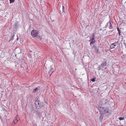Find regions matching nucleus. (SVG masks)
I'll return each mask as SVG.
<instances>
[{
	"mask_svg": "<svg viewBox=\"0 0 126 126\" xmlns=\"http://www.w3.org/2000/svg\"><path fill=\"white\" fill-rule=\"evenodd\" d=\"M98 109L100 115L99 119L101 121L103 119V114L105 116H107L110 114V109L108 108H104L103 107L99 106L98 107Z\"/></svg>",
	"mask_w": 126,
	"mask_h": 126,
	"instance_id": "nucleus-1",
	"label": "nucleus"
},
{
	"mask_svg": "<svg viewBox=\"0 0 126 126\" xmlns=\"http://www.w3.org/2000/svg\"><path fill=\"white\" fill-rule=\"evenodd\" d=\"M31 34L33 38L37 37V38L39 39L41 38V36L39 35V31L37 30H33L31 32Z\"/></svg>",
	"mask_w": 126,
	"mask_h": 126,
	"instance_id": "nucleus-2",
	"label": "nucleus"
},
{
	"mask_svg": "<svg viewBox=\"0 0 126 126\" xmlns=\"http://www.w3.org/2000/svg\"><path fill=\"white\" fill-rule=\"evenodd\" d=\"M94 34H93L90 37V40L89 41L90 42V45L92 46V44H94L95 42V41L94 40Z\"/></svg>",
	"mask_w": 126,
	"mask_h": 126,
	"instance_id": "nucleus-3",
	"label": "nucleus"
},
{
	"mask_svg": "<svg viewBox=\"0 0 126 126\" xmlns=\"http://www.w3.org/2000/svg\"><path fill=\"white\" fill-rule=\"evenodd\" d=\"M92 50V53L94 54H98L99 53L98 48L97 47L93 46Z\"/></svg>",
	"mask_w": 126,
	"mask_h": 126,
	"instance_id": "nucleus-4",
	"label": "nucleus"
},
{
	"mask_svg": "<svg viewBox=\"0 0 126 126\" xmlns=\"http://www.w3.org/2000/svg\"><path fill=\"white\" fill-rule=\"evenodd\" d=\"M13 27L15 31H16L17 29L19 27V25L18 22H16L15 24L13 25Z\"/></svg>",
	"mask_w": 126,
	"mask_h": 126,
	"instance_id": "nucleus-5",
	"label": "nucleus"
},
{
	"mask_svg": "<svg viewBox=\"0 0 126 126\" xmlns=\"http://www.w3.org/2000/svg\"><path fill=\"white\" fill-rule=\"evenodd\" d=\"M34 103L35 105V106L36 107V109H39V108L40 107L39 104V103L38 100H37L35 101Z\"/></svg>",
	"mask_w": 126,
	"mask_h": 126,
	"instance_id": "nucleus-6",
	"label": "nucleus"
},
{
	"mask_svg": "<svg viewBox=\"0 0 126 126\" xmlns=\"http://www.w3.org/2000/svg\"><path fill=\"white\" fill-rule=\"evenodd\" d=\"M54 72V69L51 66L48 72L49 74L50 75Z\"/></svg>",
	"mask_w": 126,
	"mask_h": 126,
	"instance_id": "nucleus-7",
	"label": "nucleus"
},
{
	"mask_svg": "<svg viewBox=\"0 0 126 126\" xmlns=\"http://www.w3.org/2000/svg\"><path fill=\"white\" fill-rule=\"evenodd\" d=\"M117 43H115L112 44L111 45V49L114 48L116 46Z\"/></svg>",
	"mask_w": 126,
	"mask_h": 126,
	"instance_id": "nucleus-8",
	"label": "nucleus"
},
{
	"mask_svg": "<svg viewBox=\"0 0 126 126\" xmlns=\"http://www.w3.org/2000/svg\"><path fill=\"white\" fill-rule=\"evenodd\" d=\"M14 32H13V33L10 36V40H9V42H10L11 40H13L14 39V37L15 36L14 34Z\"/></svg>",
	"mask_w": 126,
	"mask_h": 126,
	"instance_id": "nucleus-9",
	"label": "nucleus"
},
{
	"mask_svg": "<svg viewBox=\"0 0 126 126\" xmlns=\"http://www.w3.org/2000/svg\"><path fill=\"white\" fill-rule=\"evenodd\" d=\"M107 63L106 61H105L101 64V66H106L107 65Z\"/></svg>",
	"mask_w": 126,
	"mask_h": 126,
	"instance_id": "nucleus-10",
	"label": "nucleus"
},
{
	"mask_svg": "<svg viewBox=\"0 0 126 126\" xmlns=\"http://www.w3.org/2000/svg\"><path fill=\"white\" fill-rule=\"evenodd\" d=\"M18 120H17L16 119H14L13 122L12 124H15L16 123H17V122L18 121Z\"/></svg>",
	"mask_w": 126,
	"mask_h": 126,
	"instance_id": "nucleus-11",
	"label": "nucleus"
},
{
	"mask_svg": "<svg viewBox=\"0 0 126 126\" xmlns=\"http://www.w3.org/2000/svg\"><path fill=\"white\" fill-rule=\"evenodd\" d=\"M38 89V88H36L35 89H34V90L32 91V93H34L36 92Z\"/></svg>",
	"mask_w": 126,
	"mask_h": 126,
	"instance_id": "nucleus-12",
	"label": "nucleus"
},
{
	"mask_svg": "<svg viewBox=\"0 0 126 126\" xmlns=\"http://www.w3.org/2000/svg\"><path fill=\"white\" fill-rule=\"evenodd\" d=\"M119 119L120 120H124V117H120L119 118Z\"/></svg>",
	"mask_w": 126,
	"mask_h": 126,
	"instance_id": "nucleus-13",
	"label": "nucleus"
},
{
	"mask_svg": "<svg viewBox=\"0 0 126 126\" xmlns=\"http://www.w3.org/2000/svg\"><path fill=\"white\" fill-rule=\"evenodd\" d=\"M10 1V3L13 2H14L15 0H9Z\"/></svg>",
	"mask_w": 126,
	"mask_h": 126,
	"instance_id": "nucleus-14",
	"label": "nucleus"
},
{
	"mask_svg": "<svg viewBox=\"0 0 126 126\" xmlns=\"http://www.w3.org/2000/svg\"><path fill=\"white\" fill-rule=\"evenodd\" d=\"M102 66H101V65H99L98 67L99 68H98V70H99L100 69H101V67H102Z\"/></svg>",
	"mask_w": 126,
	"mask_h": 126,
	"instance_id": "nucleus-15",
	"label": "nucleus"
},
{
	"mask_svg": "<svg viewBox=\"0 0 126 126\" xmlns=\"http://www.w3.org/2000/svg\"><path fill=\"white\" fill-rule=\"evenodd\" d=\"M95 78H93V79L91 80L93 82H94L95 81Z\"/></svg>",
	"mask_w": 126,
	"mask_h": 126,
	"instance_id": "nucleus-16",
	"label": "nucleus"
},
{
	"mask_svg": "<svg viewBox=\"0 0 126 126\" xmlns=\"http://www.w3.org/2000/svg\"><path fill=\"white\" fill-rule=\"evenodd\" d=\"M18 116H16L15 117V119H16L17 120H18Z\"/></svg>",
	"mask_w": 126,
	"mask_h": 126,
	"instance_id": "nucleus-17",
	"label": "nucleus"
},
{
	"mask_svg": "<svg viewBox=\"0 0 126 126\" xmlns=\"http://www.w3.org/2000/svg\"><path fill=\"white\" fill-rule=\"evenodd\" d=\"M62 8H63V10H62L63 12H64V7L63 6H62Z\"/></svg>",
	"mask_w": 126,
	"mask_h": 126,
	"instance_id": "nucleus-18",
	"label": "nucleus"
},
{
	"mask_svg": "<svg viewBox=\"0 0 126 126\" xmlns=\"http://www.w3.org/2000/svg\"><path fill=\"white\" fill-rule=\"evenodd\" d=\"M40 114L39 113H37L36 114V115L38 116Z\"/></svg>",
	"mask_w": 126,
	"mask_h": 126,
	"instance_id": "nucleus-19",
	"label": "nucleus"
},
{
	"mask_svg": "<svg viewBox=\"0 0 126 126\" xmlns=\"http://www.w3.org/2000/svg\"><path fill=\"white\" fill-rule=\"evenodd\" d=\"M119 32V35H120V34L121 33V31H119V32Z\"/></svg>",
	"mask_w": 126,
	"mask_h": 126,
	"instance_id": "nucleus-20",
	"label": "nucleus"
},
{
	"mask_svg": "<svg viewBox=\"0 0 126 126\" xmlns=\"http://www.w3.org/2000/svg\"><path fill=\"white\" fill-rule=\"evenodd\" d=\"M124 44L125 46V48H126V43H124Z\"/></svg>",
	"mask_w": 126,
	"mask_h": 126,
	"instance_id": "nucleus-21",
	"label": "nucleus"
},
{
	"mask_svg": "<svg viewBox=\"0 0 126 126\" xmlns=\"http://www.w3.org/2000/svg\"><path fill=\"white\" fill-rule=\"evenodd\" d=\"M109 23L110 24V20L109 21Z\"/></svg>",
	"mask_w": 126,
	"mask_h": 126,
	"instance_id": "nucleus-22",
	"label": "nucleus"
},
{
	"mask_svg": "<svg viewBox=\"0 0 126 126\" xmlns=\"http://www.w3.org/2000/svg\"><path fill=\"white\" fill-rule=\"evenodd\" d=\"M124 119L125 118H126V116H124Z\"/></svg>",
	"mask_w": 126,
	"mask_h": 126,
	"instance_id": "nucleus-23",
	"label": "nucleus"
},
{
	"mask_svg": "<svg viewBox=\"0 0 126 126\" xmlns=\"http://www.w3.org/2000/svg\"><path fill=\"white\" fill-rule=\"evenodd\" d=\"M117 30H118V32H119V31H120L119 30V28H117Z\"/></svg>",
	"mask_w": 126,
	"mask_h": 126,
	"instance_id": "nucleus-24",
	"label": "nucleus"
},
{
	"mask_svg": "<svg viewBox=\"0 0 126 126\" xmlns=\"http://www.w3.org/2000/svg\"><path fill=\"white\" fill-rule=\"evenodd\" d=\"M18 38L17 37V40H18Z\"/></svg>",
	"mask_w": 126,
	"mask_h": 126,
	"instance_id": "nucleus-25",
	"label": "nucleus"
},
{
	"mask_svg": "<svg viewBox=\"0 0 126 126\" xmlns=\"http://www.w3.org/2000/svg\"><path fill=\"white\" fill-rule=\"evenodd\" d=\"M109 16H110V15H109ZM110 16H109V17L110 18Z\"/></svg>",
	"mask_w": 126,
	"mask_h": 126,
	"instance_id": "nucleus-26",
	"label": "nucleus"
},
{
	"mask_svg": "<svg viewBox=\"0 0 126 126\" xmlns=\"http://www.w3.org/2000/svg\"><path fill=\"white\" fill-rule=\"evenodd\" d=\"M110 27H111V26H110Z\"/></svg>",
	"mask_w": 126,
	"mask_h": 126,
	"instance_id": "nucleus-27",
	"label": "nucleus"
}]
</instances>
